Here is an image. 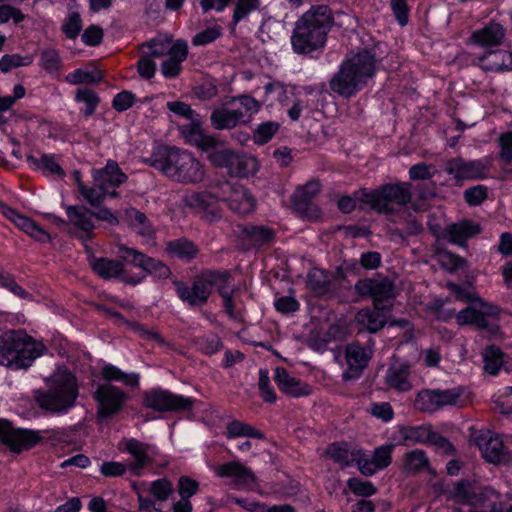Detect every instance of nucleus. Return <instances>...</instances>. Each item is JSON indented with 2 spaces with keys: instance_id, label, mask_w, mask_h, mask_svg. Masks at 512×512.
<instances>
[{
  "instance_id": "bb28decb",
  "label": "nucleus",
  "mask_w": 512,
  "mask_h": 512,
  "mask_svg": "<svg viewBox=\"0 0 512 512\" xmlns=\"http://www.w3.org/2000/svg\"><path fill=\"white\" fill-rule=\"evenodd\" d=\"M505 38V29L502 25L491 22L484 27L475 30L469 43L488 50L500 46Z\"/></svg>"
},
{
  "instance_id": "4468645a",
  "label": "nucleus",
  "mask_w": 512,
  "mask_h": 512,
  "mask_svg": "<svg viewBox=\"0 0 512 512\" xmlns=\"http://www.w3.org/2000/svg\"><path fill=\"white\" fill-rule=\"evenodd\" d=\"M463 390L460 387L446 390H423L418 393L416 406L426 412H434L446 406L458 405Z\"/></svg>"
},
{
  "instance_id": "72a5a7b5",
  "label": "nucleus",
  "mask_w": 512,
  "mask_h": 512,
  "mask_svg": "<svg viewBox=\"0 0 512 512\" xmlns=\"http://www.w3.org/2000/svg\"><path fill=\"white\" fill-rule=\"evenodd\" d=\"M320 189L321 184L317 180L309 181L298 187L292 196L293 207L299 212L306 213L313 208L310 201L319 193Z\"/></svg>"
},
{
  "instance_id": "c85d7f7f",
  "label": "nucleus",
  "mask_w": 512,
  "mask_h": 512,
  "mask_svg": "<svg viewBox=\"0 0 512 512\" xmlns=\"http://www.w3.org/2000/svg\"><path fill=\"white\" fill-rule=\"evenodd\" d=\"M477 60L478 65L485 71L504 72L512 70V53L506 50L488 49Z\"/></svg>"
},
{
  "instance_id": "e433bc0d",
  "label": "nucleus",
  "mask_w": 512,
  "mask_h": 512,
  "mask_svg": "<svg viewBox=\"0 0 512 512\" xmlns=\"http://www.w3.org/2000/svg\"><path fill=\"white\" fill-rule=\"evenodd\" d=\"M397 444L411 445L426 443L429 439L431 428L429 426H408L399 429Z\"/></svg>"
},
{
  "instance_id": "13d9d810",
  "label": "nucleus",
  "mask_w": 512,
  "mask_h": 512,
  "mask_svg": "<svg viewBox=\"0 0 512 512\" xmlns=\"http://www.w3.org/2000/svg\"><path fill=\"white\" fill-rule=\"evenodd\" d=\"M495 408L502 414L512 413V386L500 390L493 399Z\"/></svg>"
},
{
  "instance_id": "c03bdc74",
  "label": "nucleus",
  "mask_w": 512,
  "mask_h": 512,
  "mask_svg": "<svg viewBox=\"0 0 512 512\" xmlns=\"http://www.w3.org/2000/svg\"><path fill=\"white\" fill-rule=\"evenodd\" d=\"M483 359L485 371L492 375L497 374L506 363L504 354L495 346H489L485 349Z\"/></svg>"
},
{
  "instance_id": "c9c22d12",
  "label": "nucleus",
  "mask_w": 512,
  "mask_h": 512,
  "mask_svg": "<svg viewBox=\"0 0 512 512\" xmlns=\"http://www.w3.org/2000/svg\"><path fill=\"white\" fill-rule=\"evenodd\" d=\"M409 367L405 364H392L386 374V384L400 392H405L411 389V384L408 380Z\"/></svg>"
},
{
  "instance_id": "37998d69",
  "label": "nucleus",
  "mask_w": 512,
  "mask_h": 512,
  "mask_svg": "<svg viewBox=\"0 0 512 512\" xmlns=\"http://www.w3.org/2000/svg\"><path fill=\"white\" fill-rule=\"evenodd\" d=\"M90 265L95 273L104 278L118 276L123 270L121 263L106 258H91Z\"/></svg>"
},
{
  "instance_id": "f704fd0d",
  "label": "nucleus",
  "mask_w": 512,
  "mask_h": 512,
  "mask_svg": "<svg viewBox=\"0 0 512 512\" xmlns=\"http://www.w3.org/2000/svg\"><path fill=\"white\" fill-rule=\"evenodd\" d=\"M182 201L185 206L190 207L198 213L208 214L214 212L213 207L217 199L207 192H189L183 196Z\"/></svg>"
},
{
  "instance_id": "ea45409f",
  "label": "nucleus",
  "mask_w": 512,
  "mask_h": 512,
  "mask_svg": "<svg viewBox=\"0 0 512 512\" xmlns=\"http://www.w3.org/2000/svg\"><path fill=\"white\" fill-rule=\"evenodd\" d=\"M28 163L37 170H40L49 175L63 176L64 171L60 167L54 155L45 154L40 158L29 156Z\"/></svg>"
},
{
  "instance_id": "cd10ccee",
  "label": "nucleus",
  "mask_w": 512,
  "mask_h": 512,
  "mask_svg": "<svg viewBox=\"0 0 512 512\" xmlns=\"http://www.w3.org/2000/svg\"><path fill=\"white\" fill-rule=\"evenodd\" d=\"M0 212L11 222H13L19 229L31 236L37 241L47 242L50 239L49 234L39 227L31 219L19 214L14 209L0 202Z\"/></svg>"
},
{
  "instance_id": "052dcab7",
  "label": "nucleus",
  "mask_w": 512,
  "mask_h": 512,
  "mask_svg": "<svg viewBox=\"0 0 512 512\" xmlns=\"http://www.w3.org/2000/svg\"><path fill=\"white\" fill-rule=\"evenodd\" d=\"M129 465L119 461H105L100 465L99 472L104 477H121L127 470Z\"/></svg>"
},
{
  "instance_id": "1a4fd4ad",
  "label": "nucleus",
  "mask_w": 512,
  "mask_h": 512,
  "mask_svg": "<svg viewBox=\"0 0 512 512\" xmlns=\"http://www.w3.org/2000/svg\"><path fill=\"white\" fill-rule=\"evenodd\" d=\"M48 390L36 397L38 405L54 413H65L74 406L78 397L75 376L63 368H58L47 382Z\"/></svg>"
},
{
  "instance_id": "6e6552de",
  "label": "nucleus",
  "mask_w": 512,
  "mask_h": 512,
  "mask_svg": "<svg viewBox=\"0 0 512 512\" xmlns=\"http://www.w3.org/2000/svg\"><path fill=\"white\" fill-rule=\"evenodd\" d=\"M447 286L456 299L472 302L470 306L456 314L457 324H473L479 328L489 329L492 335L497 334L498 327L496 325V319L499 312L497 307L479 299L470 285L460 286L448 283Z\"/></svg>"
},
{
  "instance_id": "69168bd1",
  "label": "nucleus",
  "mask_w": 512,
  "mask_h": 512,
  "mask_svg": "<svg viewBox=\"0 0 512 512\" xmlns=\"http://www.w3.org/2000/svg\"><path fill=\"white\" fill-rule=\"evenodd\" d=\"M221 35L219 26L214 25L204 31L197 33L193 38L194 45H206L215 41Z\"/></svg>"
},
{
  "instance_id": "a19ab883",
  "label": "nucleus",
  "mask_w": 512,
  "mask_h": 512,
  "mask_svg": "<svg viewBox=\"0 0 512 512\" xmlns=\"http://www.w3.org/2000/svg\"><path fill=\"white\" fill-rule=\"evenodd\" d=\"M166 250L171 257L178 258L183 261H189L197 254V249L194 244L185 239L169 242Z\"/></svg>"
},
{
  "instance_id": "a18cd8bd",
  "label": "nucleus",
  "mask_w": 512,
  "mask_h": 512,
  "mask_svg": "<svg viewBox=\"0 0 512 512\" xmlns=\"http://www.w3.org/2000/svg\"><path fill=\"white\" fill-rule=\"evenodd\" d=\"M175 42L171 38L159 37L151 40L143 46V53L151 58L167 56L171 52V47Z\"/></svg>"
},
{
  "instance_id": "bf43d9fd",
  "label": "nucleus",
  "mask_w": 512,
  "mask_h": 512,
  "mask_svg": "<svg viewBox=\"0 0 512 512\" xmlns=\"http://www.w3.org/2000/svg\"><path fill=\"white\" fill-rule=\"evenodd\" d=\"M232 100L237 101V107L243 111L245 115V122H247L254 114H256L261 107L260 102L248 95L233 98Z\"/></svg>"
},
{
  "instance_id": "f8f14e48",
  "label": "nucleus",
  "mask_w": 512,
  "mask_h": 512,
  "mask_svg": "<svg viewBox=\"0 0 512 512\" xmlns=\"http://www.w3.org/2000/svg\"><path fill=\"white\" fill-rule=\"evenodd\" d=\"M429 229L438 238L453 244L462 245L464 241L480 232L478 224L464 220L459 223L446 224L444 219L434 221L431 217L428 220Z\"/></svg>"
},
{
  "instance_id": "603ef678",
  "label": "nucleus",
  "mask_w": 512,
  "mask_h": 512,
  "mask_svg": "<svg viewBox=\"0 0 512 512\" xmlns=\"http://www.w3.org/2000/svg\"><path fill=\"white\" fill-rule=\"evenodd\" d=\"M428 466L426 454L419 449L407 453L404 460V467L408 471L417 472Z\"/></svg>"
},
{
  "instance_id": "f257e3e1",
  "label": "nucleus",
  "mask_w": 512,
  "mask_h": 512,
  "mask_svg": "<svg viewBox=\"0 0 512 512\" xmlns=\"http://www.w3.org/2000/svg\"><path fill=\"white\" fill-rule=\"evenodd\" d=\"M376 71V59L368 50L350 53L330 80V88L338 95L349 98L362 90Z\"/></svg>"
},
{
  "instance_id": "7ed1b4c3",
  "label": "nucleus",
  "mask_w": 512,
  "mask_h": 512,
  "mask_svg": "<svg viewBox=\"0 0 512 512\" xmlns=\"http://www.w3.org/2000/svg\"><path fill=\"white\" fill-rule=\"evenodd\" d=\"M361 295L373 298L374 310L363 309L356 315V321L370 332L380 330L388 319L389 309L395 297L394 287L387 279H364L355 285Z\"/></svg>"
},
{
  "instance_id": "39448f33",
  "label": "nucleus",
  "mask_w": 512,
  "mask_h": 512,
  "mask_svg": "<svg viewBox=\"0 0 512 512\" xmlns=\"http://www.w3.org/2000/svg\"><path fill=\"white\" fill-rule=\"evenodd\" d=\"M229 274L226 272H205L199 276L191 286L181 282L175 283L179 298L188 305H202L205 303L215 287L224 300L225 311L234 316V290L228 287Z\"/></svg>"
},
{
  "instance_id": "473e14b6",
  "label": "nucleus",
  "mask_w": 512,
  "mask_h": 512,
  "mask_svg": "<svg viewBox=\"0 0 512 512\" xmlns=\"http://www.w3.org/2000/svg\"><path fill=\"white\" fill-rule=\"evenodd\" d=\"M187 44L184 41L177 40L171 47V52L163 61L161 71L166 78L177 76L181 70V64L187 57Z\"/></svg>"
},
{
  "instance_id": "b1692460",
  "label": "nucleus",
  "mask_w": 512,
  "mask_h": 512,
  "mask_svg": "<svg viewBox=\"0 0 512 512\" xmlns=\"http://www.w3.org/2000/svg\"><path fill=\"white\" fill-rule=\"evenodd\" d=\"M211 123L215 129H231L245 123L243 111L237 107V101L230 100L226 105L216 108L211 114Z\"/></svg>"
},
{
  "instance_id": "393cba45",
  "label": "nucleus",
  "mask_w": 512,
  "mask_h": 512,
  "mask_svg": "<svg viewBox=\"0 0 512 512\" xmlns=\"http://www.w3.org/2000/svg\"><path fill=\"white\" fill-rule=\"evenodd\" d=\"M372 352L370 349L360 346L357 343L348 344L345 348V360L347 370L344 372L345 379H353L360 375L367 366Z\"/></svg>"
},
{
  "instance_id": "6ab92c4d",
  "label": "nucleus",
  "mask_w": 512,
  "mask_h": 512,
  "mask_svg": "<svg viewBox=\"0 0 512 512\" xmlns=\"http://www.w3.org/2000/svg\"><path fill=\"white\" fill-rule=\"evenodd\" d=\"M475 442L487 461L505 464L512 462V455L505 450L500 437L491 431H480Z\"/></svg>"
},
{
  "instance_id": "de8ad7c7",
  "label": "nucleus",
  "mask_w": 512,
  "mask_h": 512,
  "mask_svg": "<svg viewBox=\"0 0 512 512\" xmlns=\"http://www.w3.org/2000/svg\"><path fill=\"white\" fill-rule=\"evenodd\" d=\"M357 450H349L344 443L332 444L326 451L327 457L333 459L335 462L342 466L349 465L350 462H355L354 453Z\"/></svg>"
},
{
  "instance_id": "6e6d98bb",
  "label": "nucleus",
  "mask_w": 512,
  "mask_h": 512,
  "mask_svg": "<svg viewBox=\"0 0 512 512\" xmlns=\"http://www.w3.org/2000/svg\"><path fill=\"white\" fill-rule=\"evenodd\" d=\"M33 61L31 56H21L19 54H6L0 59V71L7 73L14 68L27 66Z\"/></svg>"
},
{
  "instance_id": "c756f323",
  "label": "nucleus",
  "mask_w": 512,
  "mask_h": 512,
  "mask_svg": "<svg viewBox=\"0 0 512 512\" xmlns=\"http://www.w3.org/2000/svg\"><path fill=\"white\" fill-rule=\"evenodd\" d=\"M446 172L456 180L481 178L485 174V165L480 161L465 162L462 159H452L446 165Z\"/></svg>"
},
{
  "instance_id": "412c9836",
  "label": "nucleus",
  "mask_w": 512,
  "mask_h": 512,
  "mask_svg": "<svg viewBox=\"0 0 512 512\" xmlns=\"http://www.w3.org/2000/svg\"><path fill=\"white\" fill-rule=\"evenodd\" d=\"M265 101L272 103L274 100L279 101L283 106H292L288 109L287 113L292 121L300 118L301 112L305 104L300 99L293 100L294 92L292 88L284 86L280 82H272L265 85Z\"/></svg>"
},
{
  "instance_id": "3c124183",
  "label": "nucleus",
  "mask_w": 512,
  "mask_h": 512,
  "mask_svg": "<svg viewBox=\"0 0 512 512\" xmlns=\"http://www.w3.org/2000/svg\"><path fill=\"white\" fill-rule=\"evenodd\" d=\"M0 287L8 290L13 295L19 297L20 299L27 301L33 300V297L29 292H27L24 288L18 285L10 274L2 270H0Z\"/></svg>"
},
{
  "instance_id": "9b49d317",
  "label": "nucleus",
  "mask_w": 512,
  "mask_h": 512,
  "mask_svg": "<svg viewBox=\"0 0 512 512\" xmlns=\"http://www.w3.org/2000/svg\"><path fill=\"white\" fill-rule=\"evenodd\" d=\"M117 448L121 453L129 454L133 458L129 468L131 473L136 476H140L144 467L151 464L158 454L155 445L135 438H122L118 442Z\"/></svg>"
},
{
  "instance_id": "5fc2aeb1",
  "label": "nucleus",
  "mask_w": 512,
  "mask_h": 512,
  "mask_svg": "<svg viewBox=\"0 0 512 512\" xmlns=\"http://www.w3.org/2000/svg\"><path fill=\"white\" fill-rule=\"evenodd\" d=\"M100 79L99 72L85 69H77L66 76V81L72 85L96 83Z\"/></svg>"
},
{
  "instance_id": "e2e57ef3",
  "label": "nucleus",
  "mask_w": 512,
  "mask_h": 512,
  "mask_svg": "<svg viewBox=\"0 0 512 512\" xmlns=\"http://www.w3.org/2000/svg\"><path fill=\"white\" fill-rule=\"evenodd\" d=\"M349 489L359 496H371L376 492V489L371 482L363 481L358 478H350L347 482Z\"/></svg>"
},
{
  "instance_id": "a878e982",
  "label": "nucleus",
  "mask_w": 512,
  "mask_h": 512,
  "mask_svg": "<svg viewBox=\"0 0 512 512\" xmlns=\"http://www.w3.org/2000/svg\"><path fill=\"white\" fill-rule=\"evenodd\" d=\"M122 252L124 261L134 264L158 278H167L170 275L169 267L156 259L149 258L133 248H123Z\"/></svg>"
},
{
  "instance_id": "864d4df0",
  "label": "nucleus",
  "mask_w": 512,
  "mask_h": 512,
  "mask_svg": "<svg viewBox=\"0 0 512 512\" xmlns=\"http://www.w3.org/2000/svg\"><path fill=\"white\" fill-rule=\"evenodd\" d=\"M279 129L277 122L268 121L261 123L253 134V140L258 145L269 142Z\"/></svg>"
},
{
  "instance_id": "aec40b11",
  "label": "nucleus",
  "mask_w": 512,
  "mask_h": 512,
  "mask_svg": "<svg viewBox=\"0 0 512 512\" xmlns=\"http://www.w3.org/2000/svg\"><path fill=\"white\" fill-rule=\"evenodd\" d=\"M145 407L157 411L186 409L191 406L192 400L180 395L172 394L166 390L154 389L144 394Z\"/></svg>"
},
{
  "instance_id": "2f4dec72",
  "label": "nucleus",
  "mask_w": 512,
  "mask_h": 512,
  "mask_svg": "<svg viewBox=\"0 0 512 512\" xmlns=\"http://www.w3.org/2000/svg\"><path fill=\"white\" fill-rule=\"evenodd\" d=\"M275 381L282 392L293 397L307 396L312 392L308 384L290 375L284 368L275 369Z\"/></svg>"
},
{
  "instance_id": "4c0bfd02",
  "label": "nucleus",
  "mask_w": 512,
  "mask_h": 512,
  "mask_svg": "<svg viewBox=\"0 0 512 512\" xmlns=\"http://www.w3.org/2000/svg\"><path fill=\"white\" fill-rule=\"evenodd\" d=\"M69 221L80 231L89 232L94 229L93 214L85 208L68 206L66 209Z\"/></svg>"
},
{
  "instance_id": "9d476101",
  "label": "nucleus",
  "mask_w": 512,
  "mask_h": 512,
  "mask_svg": "<svg viewBox=\"0 0 512 512\" xmlns=\"http://www.w3.org/2000/svg\"><path fill=\"white\" fill-rule=\"evenodd\" d=\"M356 196L366 202L373 210L385 213L390 210V203L405 205L411 198L409 184L407 183L386 185L374 191L362 189L359 190Z\"/></svg>"
},
{
  "instance_id": "f03ea898",
  "label": "nucleus",
  "mask_w": 512,
  "mask_h": 512,
  "mask_svg": "<svg viewBox=\"0 0 512 512\" xmlns=\"http://www.w3.org/2000/svg\"><path fill=\"white\" fill-rule=\"evenodd\" d=\"M146 162L168 178L183 184L198 183L205 175L202 163L191 152L177 148H158Z\"/></svg>"
},
{
  "instance_id": "f3484780",
  "label": "nucleus",
  "mask_w": 512,
  "mask_h": 512,
  "mask_svg": "<svg viewBox=\"0 0 512 512\" xmlns=\"http://www.w3.org/2000/svg\"><path fill=\"white\" fill-rule=\"evenodd\" d=\"M126 394L111 384L99 385L95 391L98 403L97 416L106 419L119 412L126 400Z\"/></svg>"
},
{
  "instance_id": "49530a36",
  "label": "nucleus",
  "mask_w": 512,
  "mask_h": 512,
  "mask_svg": "<svg viewBox=\"0 0 512 512\" xmlns=\"http://www.w3.org/2000/svg\"><path fill=\"white\" fill-rule=\"evenodd\" d=\"M226 436L228 438H262V434L253 426L238 420L228 423L226 428Z\"/></svg>"
},
{
  "instance_id": "774afa93",
  "label": "nucleus",
  "mask_w": 512,
  "mask_h": 512,
  "mask_svg": "<svg viewBox=\"0 0 512 512\" xmlns=\"http://www.w3.org/2000/svg\"><path fill=\"white\" fill-rule=\"evenodd\" d=\"M498 142L500 147L499 156L505 161H512V132L500 134Z\"/></svg>"
},
{
  "instance_id": "79ce46f5",
  "label": "nucleus",
  "mask_w": 512,
  "mask_h": 512,
  "mask_svg": "<svg viewBox=\"0 0 512 512\" xmlns=\"http://www.w3.org/2000/svg\"><path fill=\"white\" fill-rule=\"evenodd\" d=\"M231 174L246 177L258 171L259 164L257 159L251 155H239L235 153Z\"/></svg>"
},
{
  "instance_id": "5701e85b",
  "label": "nucleus",
  "mask_w": 512,
  "mask_h": 512,
  "mask_svg": "<svg viewBox=\"0 0 512 512\" xmlns=\"http://www.w3.org/2000/svg\"><path fill=\"white\" fill-rule=\"evenodd\" d=\"M229 4H234L233 21L240 22L260 7V0H201L204 11L222 12Z\"/></svg>"
},
{
  "instance_id": "09e8293b",
  "label": "nucleus",
  "mask_w": 512,
  "mask_h": 512,
  "mask_svg": "<svg viewBox=\"0 0 512 512\" xmlns=\"http://www.w3.org/2000/svg\"><path fill=\"white\" fill-rule=\"evenodd\" d=\"M236 503L250 512H294V508L286 504L267 506L259 502L248 501L246 499H237Z\"/></svg>"
},
{
  "instance_id": "7c9ffc66",
  "label": "nucleus",
  "mask_w": 512,
  "mask_h": 512,
  "mask_svg": "<svg viewBox=\"0 0 512 512\" xmlns=\"http://www.w3.org/2000/svg\"><path fill=\"white\" fill-rule=\"evenodd\" d=\"M224 191L230 193L225 201L233 211L239 214H248L254 210L255 200L243 186L227 184Z\"/></svg>"
},
{
  "instance_id": "680f3d73",
  "label": "nucleus",
  "mask_w": 512,
  "mask_h": 512,
  "mask_svg": "<svg viewBox=\"0 0 512 512\" xmlns=\"http://www.w3.org/2000/svg\"><path fill=\"white\" fill-rule=\"evenodd\" d=\"M308 284L317 292L325 290L329 283L328 275L323 269L314 268L308 273Z\"/></svg>"
},
{
  "instance_id": "20e7f679",
  "label": "nucleus",
  "mask_w": 512,
  "mask_h": 512,
  "mask_svg": "<svg viewBox=\"0 0 512 512\" xmlns=\"http://www.w3.org/2000/svg\"><path fill=\"white\" fill-rule=\"evenodd\" d=\"M45 352L46 346L23 330H9L0 336V365L10 369H26Z\"/></svg>"
},
{
  "instance_id": "58836bf2",
  "label": "nucleus",
  "mask_w": 512,
  "mask_h": 512,
  "mask_svg": "<svg viewBox=\"0 0 512 512\" xmlns=\"http://www.w3.org/2000/svg\"><path fill=\"white\" fill-rule=\"evenodd\" d=\"M101 376L105 380L118 381L130 387H137L139 384V375L137 373H125L112 364H105L102 367Z\"/></svg>"
},
{
  "instance_id": "dca6fc26",
  "label": "nucleus",
  "mask_w": 512,
  "mask_h": 512,
  "mask_svg": "<svg viewBox=\"0 0 512 512\" xmlns=\"http://www.w3.org/2000/svg\"><path fill=\"white\" fill-rule=\"evenodd\" d=\"M37 431L15 429L10 422L0 420V441L14 452H21L39 442Z\"/></svg>"
},
{
  "instance_id": "338daca9",
  "label": "nucleus",
  "mask_w": 512,
  "mask_h": 512,
  "mask_svg": "<svg viewBox=\"0 0 512 512\" xmlns=\"http://www.w3.org/2000/svg\"><path fill=\"white\" fill-rule=\"evenodd\" d=\"M438 261L445 269L449 271H454L458 268H461L464 264V261L460 257L447 251L438 253Z\"/></svg>"
},
{
  "instance_id": "8fccbe9b",
  "label": "nucleus",
  "mask_w": 512,
  "mask_h": 512,
  "mask_svg": "<svg viewBox=\"0 0 512 512\" xmlns=\"http://www.w3.org/2000/svg\"><path fill=\"white\" fill-rule=\"evenodd\" d=\"M127 217L132 228L142 236H151L152 228L146 216L135 209L127 211Z\"/></svg>"
},
{
  "instance_id": "2eb2a0df",
  "label": "nucleus",
  "mask_w": 512,
  "mask_h": 512,
  "mask_svg": "<svg viewBox=\"0 0 512 512\" xmlns=\"http://www.w3.org/2000/svg\"><path fill=\"white\" fill-rule=\"evenodd\" d=\"M394 447L393 443L379 446L371 455L363 450H357L354 453V459L360 472L365 476H371L385 469L391 463Z\"/></svg>"
},
{
  "instance_id": "4d7b16f0",
  "label": "nucleus",
  "mask_w": 512,
  "mask_h": 512,
  "mask_svg": "<svg viewBox=\"0 0 512 512\" xmlns=\"http://www.w3.org/2000/svg\"><path fill=\"white\" fill-rule=\"evenodd\" d=\"M209 161L216 167H226L229 172H232L233 159L235 158V153L232 150L224 149L218 150L211 153L208 156Z\"/></svg>"
},
{
  "instance_id": "4be33fe9",
  "label": "nucleus",
  "mask_w": 512,
  "mask_h": 512,
  "mask_svg": "<svg viewBox=\"0 0 512 512\" xmlns=\"http://www.w3.org/2000/svg\"><path fill=\"white\" fill-rule=\"evenodd\" d=\"M180 132L186 143L202 151L215 148L218 144V140L214 136L208 135L203 131L200 116L193 118L188 124L182 125Z\"/></svg>"
},
{
  "instance_id": "a211bd4d",
  "label": "nucleus",
  "mask_w": 512,
  "mask_h": 512,
  "mask_svg": "<svg viewBox=\"0 0 512 512\" xmlns=\"http://www.w3.org/2000/svg\"><path fill=\"white\" fill-rule=\"evenodd\" d=\"M214 472L220 478L229 479V484L235 489H252L255 485L253 472L239 461L220 464Z\"/></svg>"
},
{
  "instance_id": "0e129e2a",
  "label": "nucleus",
  "mask_w": 512,
  "mask_h": 512,
  "mask_svg": "<svg viewBox=\"0 0 512 512\" xmlns=\"http://www.w3.org/2000/svg\"><path fill=\"white\" fill-rule=\"evenodd\" d=\"M258 386L261 392V396L265 401L274 402L276 400L274 390L270 386L269 373L267 370L261 369L259 371Z\"/></svg>"
},
{
  "instance_id": "423d86ee",
  "label": "nucleus",
  "mask_w": 512,
  "mask_h": 512,
  "mask_svg": "<svg viewBox=\"0 0 512 512\" xmlns=\"http://www.w3.org/2000/svg\"><path fill=\"white\" fill-rule=\"evenodd\" d=\"M331 27V16L325 6L306 12L296 23L291 43L299 54L310 53L321 48Z\"/></svg>"
},
{
  "instance_id": "0eeeda50",
  "label": "nucleus",
  "mask_w": 512,
  "mask_h": 512,
  "mask_svg": "<svg viewBox=\"0 0 512 512\" xmlns=\"http://www.w3.org/2000/svg\"><path fill=\"white\" fill-rule=\"evenodd\" d=\"M73 178L79 193L92 206L99 205L108 197H116V188L127 180L126 174L114 160H108L103 168L92 170L93 186L90 188L83 184L78 171L74 172Z\"/></svg>"
},
{
  "instance_id": "ddd939ff",
  "label": "nucleus",
  "mask_w": 512,
  "mask_h": 512,
  "mask_svg": "<svg viewBox=\"0 0 512 512\" xmlns=\"http://www.w3.org/2000/svg\"><path fill=\"white\" fill-rule=\"evenodd\" d=\"M172 492L171 483L165 479L144 483L143 488L137 490L139 509L147 512H164L161 505Z\"/></svg>"
}]
</instances>
